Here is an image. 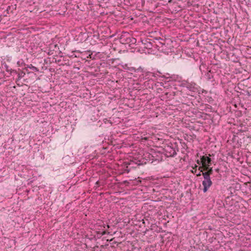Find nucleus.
<instances>
[{"label": "nucleus", "mask_w": 251, "mask_h": 251, "mask_svg": "<svg viewBox=\"0 0 251 251\" xmlns=\"http://www.w3.org/2000/svg\"><path fill=\"white\" fill-rule=\"evenodd\" d=\"M120 42L123 44H128L129 47H132V45L136 43V39L131 37L128 33H125L121 35Z\"/></svg>", "instance_id": "nucleus-1"}, {"label": "nucleus", "mask_w": 251, "mask_h": 251, "mask_svg": "<svg viewBox=\"0 0 251 251\" xmlns=\"http://www.w3.org/2000/svg\"><path fill=\"white\" fill-rule=\"evenodd\" d=\"M207 175L203 176L204 180L202 181V185L203 186V191L205 193L207 191L210 187L212 185V182L211 180L210 177H207Z\"/></svg>", "instance_id": "nucleus-3"}, {"label": "nucleus", "mask_w": 251, "mask_h": 251, "mask_svg": "<svg viewBox=\"0 0 251 251\" xmlns=\"http://www.w3.org/2000/svg\"><path fill=\"white\" fill-rule=\"evenodd\" d=\"M205 171H206L205 172H202V176H205V175H207V177H210V176L213 173V169L212 168H210L208 167V169L207 170H204Z\"/></svg>", "instance_id": "nucleus-8"}, {"label": "nucleus", "mask_w": 251, "mask_h": 251, "mask_svg": "<svg viewBox=\"0 0 251 251\" xmlns=\"http://www.w3.org/2000/svg\"><path fill=\"white\" fill-rule=\"evenodd\" d=\"M197 176H201V174H200V173H199L198 175H197Z\"/></svg>", "instance_id": "nucleus-21"}, {"label": "nucleus", "mask_w": 251, "mask_h": 251, "mask_svg": "<svg viewBox=\"0 0 251 251\" xmlns=\"http://www.w3.org/2000/svg\"><path fill=\"white\" fill-rule=\"evenodd\" d=\"M201 160H202V166H200L199 170H200V172H202L203 170H207L208 167L211 165V159L208 156L203 155L201 156Z\"/></svg>", "instance_id": "nucleus-2"}, {"label": "nucleus", "mask_w": 251, "mask_h": 251, "mask_svg": "<svg viewBox=\"0 0 251 251\" xmlns=\"http://www.w3.org/2000/svg\"><path fill=\"white\" fill-rule=\"evenodd\" d=\"M183 86L185 87L187 89L190 91L196 92L198 91L197 85L194 82H186L183 83Z\"/></svg>", "instance_id": "nucleus-4"}, {"label": "nucleus", "mask_w": 251, "mask_h": 251, "mask_svg": "<svg viewBox=\"0 0 251 251\" xmlns=\"http://www.w3.org/2000/svg\"><path fill=\"white\" fill-rule=\"evenodd\" d=\"M1 67L2 68L5 69L7 72H9L11 74H12V69H10L8 65L5 62L1 63Z\"/></svg>", "instance_id": "nucleus-9"}, {"label": "nucleus", "mask_w": 251, "mask_h": 251, "mask_svg": "<svg viewBox=\"0 0 251 251\" xmlns=\"http://www.w3.org/2000/svg\"><path fill=\"white\" fill-rule=\"evenodd\" d=\"M128 70L131 72H136V68H135L134 67H129L128 68Z\"/></svg>", "instance_id": "nucleus-13"}, {"label": "nucleus", "mask_w": 251, "mask_h": 251, "mask_svg": "<svg viewBox=\"0 0 251 251\" xmlns=\"http://www.w3.org/2000/svg\"><path fill=\"white\" fill-rule=\"evenodd\" d=\"M21 78H19V77L18 76V78L16 80V82H17L18 81H19Z\"/></svg>", "instance_id": "nucleus-18"}, {"label": "nucleus", "mask_w": 251, "mask_h": 251, "mask_svg": "<svg viewBox=\"0 0 251 251\" xmlns=\"http://www.w3.org/2000/svg\"><path fill=\"white\" fill-rule=\"evenodd\" d=\"M197 167V166L196 165H195V167L193 168L195 169V168H196Z\"/></svg>", "instance_id": "nucleus-20"}, {"label": "nucleus", "mask_w": 251, "mask_h": 251, "mask_svg": "<svg viewBox=\"0 0 251 251\" xmlns=\"http://www.w3.org/2000/svg\"><path fill=\"white\" fill-rule=\"evenodd\" d=\"M164 149L165 151L166 152V155L168 156H173L176 154V151L173 149V148H172L169 146L165 147V148Z\"/></svg>", "instance_id": "nucleus-5"}, {"label": "nucleus", "mask_w": 251, "mask_h": 251, "mask_svg": "<svg viewBox=\"0 0 251 251\" xmlns=\"http://www.w3.org/2000/svg\"><path fill=\"white\" fill-rule=\"evenodd\" d=\"M206 64H204L203 63H202L201 65L199 67V69L201 71V73L202 74V72L204 71L203 70V69H206Z\"/></svg>", "instance_id": "nucleus-12"}, {"label": "nucleus", "mask_w": 251, "mask_h": 251, "mask_svg": "<svg viewBox=\"0 0 251 251\" xmlns=\"http://www.w3.org/2000/svg\"><path fill=\"white\" fill-rule=\"evenodd\" d=\"M25 72H24L22 71H20L18 73V76L19 77V78H22L25 76Z\"/></svg>", "instance_id": "nucleus-11"}, {"label": "nucleus", "mask_w": 251, "mask_h": 251, "mask_svg": "<svg viewBox=\"0 0 251 251\" xmlns=\"http://www.w3.org/2000/svg\"><path fill=\"white\" fill-rule=\"evenodd\" d=\"M13 88H16V86H13Z\"/></svg>", "instance_id": "nucleus-22"}, {"label": "nucleus", "mask_w": 251, "mask_h": 251, "mask_svg": "<svg viewBox=\"0 0 251 251\" xmlns=\"http://www.w3.org/2000/svg\"><path fill=\"white\" fill-rule=\"evenodd\" d=\"M151 39H146L142 41L143 44L145 45L144 48L146 49H151L153 47L152 43L150 41Z\"/></svg>", "instance_id": "nucleus-6"}, {"label": "nucleus", "mask_w": 251, "mask_h": 251, "mask_svg": "<svg viewBox=\"0 0 251 251\" xmlns=\"http://www.w3.org/2000/svg\"><path fill=\"white\" fill-rule=\"evenodd\" d=\"M205 77L207 80H210L213 78V76L211 74V70H209L206 73H205Z\"/></svg>", "instance_id": "nucleus-10"}, {"label": "nucleus", "mask_w": 251, "mask_h": 251, "mask_svg": "<svg viewBox=\"0 0 251 251\" xmlns=\"http://www.w3.org/2000/svg\"><path fill=\"white\" fill-rule=\"evenodd\" d=\"M12 73H14V74H17V75H18L19 72H18V71H17V70H13V69H12Z\"/></svg>", "instance_id": "nucleus-17"}, {"label": "nucleus", "mask_w": 251, "mask_h": 251, "mask_svg": "<svg viewBox=\"0 0 251 251\" xmlns=\"http://www.w3.org/2000/svg\"><path fill=\"white\" fill-rule=\"evenodd\" d=\"M105 234V231H103V232H102V235H104V234Z\"/></svg>", "instance_id": "nucleus-19"}, {"label": "nucleus", "mask_w": 251, "mask_h": 251, "mask_svg": "<svg viewBox=\"0 0 251 251\" xmlns=\"http://www.w3.org/2000/svg\"><path fill=\"white\" fill-rule=\"evenodd\" d=\"M28 68L31 69L32 71H33L35 72L39 71V69L33 66L32 64H29V65H27L26 67H25L24 69L27 72V73H29V72H27Z\"/></svg>", "instance_id": "nucleus-7"}, {"label": "nucleus", "mask_w": 251, "mask_h": 251, "mask_svg": "<svg viewBox=\"0 0 251 251\" xmlns=\"http://www.w3.org/2000/svg\"><path fill=\"white\" fill-rule=\"evenodd\" d=\"M103 122H104V123H105V124H106V123H109L111 125H112V122H111L110 120H108L107 119H104L103 120Z\"/></svg>", "instance_id": "nucleus-15"}, {"label": "nucleus", "mask_w": 251, "mask_h": 251, "mask_svg": "<svg viewBox=\"0 0 251 251\" xmlns=\"http://www.w3.org/2000/svg\"><path fill=\"white\" fill-rule=\"evenodd\" d=\"M136 72H143V69L141 67H140L136 69Z\"/></svg>", "instance_id": "nucleus-16"}, {"label": "nucleus", "mask_w": 251, "mask_h": 251, "mask_svg": "<svg viewBox=\"0 0 251 251\" xmlns=\"http://www.w3.org/2000/svg\"><path fill=\"white\" fill-rule=\"evenodd\" d=\"M197 163L198 165L202 166V160H201V157L200 158V159H197Z\"/></svg>", "instance_id": "nucleus-14"}]
</instances>
